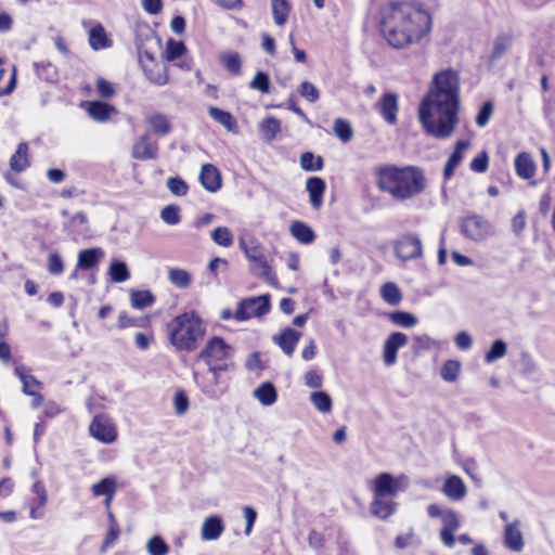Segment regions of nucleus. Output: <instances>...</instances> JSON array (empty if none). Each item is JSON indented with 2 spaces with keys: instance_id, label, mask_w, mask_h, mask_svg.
I'll return each mask as SVG.
<instances>
[{
  "instance_id": "f704fd0d",
  "label": "nucleus",
  "mask_w": 555,
  "mask_h": 555,
  "mask_svg": "<svg viewBox=\"0 0 555 555\" xmlns=\"http://www.w3.org/2000/svg\"><path fill=\"white\" fill-rule=\"evenodd\" d=\"M168 281L180 289H185L191 285L192 275L184 269L170 268L168 270Z\"/></svg>"
},
{
  "instance_id": "a19ab883",
  "label": "nucleus",
  "mask_w": 555,
  "mask_h": 555,
  "mask_svg": "<svg viewBox=\"0 0 555 555\" xmlns=\"http://www.w3.org/2000/svg\"><path fill=\"white\" fill-rule=\"evenodd\" d=\"M260 270L259 276L264 279L270 285L278 287L279 282L275 274L272 271L271 266L268 263L263 254L259 255V260H250Z\"/></svg>"
},
{
  "instance_id": "f03ea898",
  "label": "nucleus",
  "mask_w": 555,
  "mask_h": 555,
  "mask_svg": "<svg viewBox=\"0 0 555 555\" xmlns=\"http://www.w3.org/2000/svg\"><path fill=\"white\" fill-rule=\"evenodd\" d=\"M383 31L395 48L418 43L433 27L429 12L417 2L391 1L383 13Z\"/></svg>"
},
{
  "instance_id": "bf43d9fd",
  "label": "nucleus",
  "mask_w": 555,
  "mask_h": 555,
  "mask_svg": "<svg viewBox=\"0 0 555 555\" xmlns=\"http://www.w3.org/2000/svg\"><path fill=\"white\" fill-rule=\"evenodd\" d=\"M160 218L165 223L176 225L181 220L180 208L176 205H168L162 209Z\"/></svg>"
},
{
  "instance_id": "9d476101",
  "label": "nucleus",
  "mask_w": 555,
  "mask_h": 555,
  "mask_svg": "<svg viewBox=\"0 0 555 555\" xmlns=\"http://www.w3.org/2000/svg\"><path fill=\"white\" fill-rule=\"evenodd\" d=\"M270 309L269 296H259L242 300L234 313L237 321H246L254 317H261Z\"/></svg>"
},
{
  "instance_id": "e2e57ef3",
  "label": "nucleus",
  "mask_w": 555,
  "mask_h": 555,
  "mask_svg": "<svg viewBox=\"0 0 555 555\" xmlns=\"http://www.w3.org/2000/svg\"><path fill=\"white\" fill-rule=\"evenodd\" d=\"M249 88L254 90H259L262 93L270 92V80L266 73L258 72L254 79L249 83Z\"/></svg>"
},
{
  "instance_id": "72a5a7b5",
  "label": "nucleus",
  "mask_w": 555,
  "mask_h": 555,
  "mask_svg": "<svg viewBox=\"0 0 555 555\" xmlns=\"http://www.w3.org/2000/svg\"><path fill=\"white\" fill-rule=\"evenodd\" d=\"M291 234L302 244H310L314 241L315 234L313 230L301 221H295L291 225Z\"/></svg>"
},
{
  "instance_id": "5fc2aeb1",
  "label": "nucleus",
  "mask_w": 555,
  "mask_h": 555,
  "mask_svg": "<svg viewBox=\"0 0 555 555\" xmlns=\"http://www.w3.org/2000/svg\"><path fill=\"white\" fill-rule=\"evenodd\" d=\"M146 550L150 555H167L169 553V546L159 535H154L147 541Z\"/></svg>"
},
{
  "instance_id": "09e8293b",
  "label": "nucleus",
  "mask_w": 555,
  "mask_h": 555,
  "mask_svg": "<svg viewBox=\"0 0 555 555\" xmlns=\"http://www.w3.org/2000/svg\"><path fill=\"white\" fill-rule=\"evenodd\" d=\"M36 75L46 81H53L56 78V68L49 61H42L35 63Z\"/></svg>"
},
{
  "instance_id": "2f4dec72",
  "label": "nucleus",
  "mask_w": 555,
  "mask_h": 555,
  "mask_svg": "<svg viewBox=\"0 0 555 555\" xmlns=\"http://www.w3.org/2000/svg\"><path fill=\"white\" fill-rule=\"evenodd\" d=\"M255 398L264 406H270L275 403L278 393L274 386L267 382L262 383L254 390Z\"/></svg>"
},
{
  "instance_id": "a211bd4d",
  "label": "nucleus",
  "mask_w": 555,
  "mask_h": 555,
  "mask_svg": "<svg viewBox=\"0 0 555 555\" xmlns=\"http://www.w3.org/2000/svg\"><path fill=\"white\" fill-rule=\"evenodd\" d=\"M326 189L325 181L319 177H310L306 181V190L309 194L310 204L314 209L323 205V195Z\"/></svg>"
},
{
  "instance_id": "c85d7f7f",
  "label": "nucleus",
  "mask_w": 555,
  "mask_h": 555,
  "mask_svg": "<svg viewBox=\"0 0 555 555\" xmlns=\"http://www.w3.org/2000/svg\"><path fill=\"white\" fill-rule=\"evenodd\" d=\"M29 167L28 144L21 142L15 153L10 158V168L15 172H22Z\"/></svg>"
},
{
  "instance_id": "4d7b16f0",
  "label": "nucleus",
  "mask_w": 555,
  "mask_h": 555,
  "mask_svg": "<svg viewBox=\"0 0 555 555\" xmlns=\"http://www.w3.org/2000/svg\"><path fill=\"white\" fill-rule=\"evenodd\" d=\"M240 247L244 251L246 258L250 260H259V255L262 254L260 245L255 241L250 240L247 243L243 237L240 238Z\"/></svg>"
},
{
  "instance_id": "680f3d73",
  "label": "nucleus",
  "mask_w": 555,
  "mask_h": 555,
  "mask_svg": "<svg viewBox=\"0 0 555 555\" xmlns=\"http://www.w3.org/2000/svg\"><path fill=\"white\" fill-rule=\"evenodd\" d=\"M492 114H493V104H492V102L491 101L485 102L481 105V107H480V109H479V112H478V114L476 116V119H475L476 125L478 127H480V128H483L485 126L488 125Z\"/></svg>"
},
{
  "instance_id": "412c9836",
  "label": "nucleus",
  "mask_w": 555,
  "mask_h": 555,
  "mask_svg": "<svg viewBox=\"0 0 555 555\" xmlns=\"http://www.w3.org/2000/svg\"><path fill=\"white\" fill-rule=\"evenodd\" d=\"M224 531V525L219 516H209L207 517L201 529V537L204 541H215L217 540Z\"/></svg>"
},
{
  "instance_id": "0eeeda50",
  "label": "nucleus",
  "mask_w": 555,
  "mask_h": 555,
  "mask_svg": "<svg viewBox=\"0 0 555 555\" xmlns=\"http://www.w3.org/2000/svg\"><path fill=\"white\" fill-rule=\"evenodd\" d=\"M427 514L430 518H439L442 528L439 537L442 544L449 548L455 544L454 533L461 527L460 515L452 508L441 507L440 505L433 503L427 506Z\"/></svg>"
},
{
  "instance_id": "9b49d317",
  "label": "nucleus",
  "mask_w": 555,
  "mask_h": 555,
  "mask_svg": "<svg viewBox=\"0 0 555 555\" xmlns=\"http://www.w3.org/2000/svg\"><path fill=\"white\" fill-rule=\"evenodd\" d=\"M90 435L103 442L112 443L117 439V429L113 421L106 415H96L89 426Z\"/></svg>"
},
{
  "instance_id": "cd10ccee",
  "label": "nucleus",
  "mask_w": 555,
  "mask_h": 555,
  "mask_svg": "<svg viewBox=\"0 0 555 555\" xmlns=\"http://www.w3.org/2000/svg\"><path fill=\"white\" fill-rule=\"evenodd\" d=\"M515 169L517 175L522 179H530L535 173V164L528 153H520L515 159Z\"/></svg>"
},
{
  "instance_id": "e433bc0d",
  "label": "nucleus",
  "mask_w": 555,
  "mask_h": 555,
  "mask_svg": "<svg viewBox=\"0 0 555 555\" xmlns=\"http://www.w3.org/2000/svg\"><path fill=\"white\" fill-rule=\"evenodd\" d=\"M271 8L274 23L283 26L288 18L291 4L287 0H271Z\"/></svg>"
},
{
  "instance_id": "4468645a",
  "label": "nucleus",
  "mask_w": 555,
  "mask_h": 555,
  "mask_svg": "<svg viewBox=\"0 0 555 555\" xmlns=\"http://www.w3.org/2000/svg\"><path fill=\"white\" fill-rule=\"evenodd\" d=\"M158 154V145L152 141L149 133L141 135L132 146L131 156L138 160L155 159Z\"/></svg>"
},
{
  "instance_id": "f3484780",
  "label": "nucleus",
  "mask_w": 555,
  "mask_h": 555,
  "mask_svg": "<svg viewBox=\"0 0 555 555\" xmlns=\"http://www.w3.org/2000/svg\"><path fill=\"white\" fill-rule=\"evenodd\" d=\"M441 492L451 501H462L467 494V487L457 475H448L441 487Z\"/></svg>"
},
{
  "instance_id": "423d86ee",
  "label": "nucleus",
  "mask_w": 555,
  "mask_h": 555,
  "mask_svg": "<svg viewBox=\"0 0 555 555\" xmlns=\"http://www.w3.org/2000/svg\"><path fill=\"white\" fill-rule=\"evenodd\" d=\"M232 347L223 338L214 336L197 354L198 361H204L210 371H229L233 364L231 362Z\"/></svg>"
},
{
  "instance_id": "393cba45",
  "label": "nucleus",
  "mask_w": 555,
  "mask_h": 555,
  "mask_svg": "<svg viewBox=\"0 0 555 555\" xmlns=\"http://www.w3.org/2000/svg\"><path fill=\"white\" fill-rule=\"evenodd\" d=\"M103 255L101 248L82 249L78 254L77 267L81 270H90L96 266Z\"/></svg>"
},
{
  "instance_id": "b1692460",
  "label": "nucleus",
  "mask_w": 555,
  "mask_h": 555,
  "mask_svg": "<svg viewBox=\"0 0 555 555\" xmlns=\"http://www.w3.org/2000/svg\"><path fill=\"white\" fill-rule=\"evenodd\" d=\"M300 336L301 334L299 332L287 327L283 330L279 336L274 337V341L281 347L284 353L292 356Z\"/></svg>"
},
{
  "instance_id": "052dcab7",
  "label": "nucleus",
  "mask_w": 555,
  "mask_h": 555,
  "mask_svg": "<svg viewBox=\"0 0 555 555\" xmlns=\"http://www.w3.org/2000/svg\"><path fill=\"white\" fill-rule=\"evenodd\" d=\"M168 190L176 196H184L188 194L189 186L184 180L179 177H171L167 180Z\"/></svg>"
},
{
  "instance_id": "20e7f679",
  "label": "nucleus",
  "mask_w": 555,
  "mask_h": 555,
  "mask_svg": "<svg viewBox=\"0 0 555 555\" xmlns=\"http://www.w3.org/2000/svg\"><path fill=\"white\" fill-rule=\"evenodd\" d=\"M409 487V478L405 475L393 476L389 473L377 475L371 482L373 500L370 512L373 516L386 520L397 511L398 503L393 498Z\"/></svg>"
},
{
  "instance_id": "1a4fd4ad",
  "label": "nucleus",
  "mask_w": 555,
  "mask_h": 555,
  "mask_svg": "<svg viewBox=\"0 0 555 555\" xmlns=\"http://www.w3.org/2000/svg\"><path fill=\"white\" fill-rule=\"evenodd\" d=\"M395 253L403 261L422 257L423 244L420 235L406 233L400 236L395 243Z\"/></svg>"
},
{
  "instance_id": "aec40b11",
  "label": "nucleus",
  "mask_w": 555,
  "mask_h": 555,
  "mask_svg": "<svg viewBox=\"0 0 555 555\" xmlns=\"http://www.w3.org/2000/svg\"><path fill=\"white\" fill-rule=\"evenodd\" d=\"M469 146L470 142L467 140H460L456 142L455 149L453 153L450 155L443 169L444 179L449 180L454 175V170L463 160L464 153Z\"/></svg>"
},
{
  "instance_id": "774afa93",
  "label": "nucleus",
  "mask_w": 555,
  "mask_h": 555,
  "mask_svg": "<svg viewBox=\"0 0 555 555\" xmlns=\"http://www.w3.org/2000/svg\"><path fill=\"white\" fill-rule=\"evenodd\" d=\"M489 165V157L486 151L478 154L469 164L470 170L482 173L486 172Z\"/></svg>"
},
{
  "instance_id": "3c124183",
  "label": "nucleus",
  "mask_w": 555,
  "mask_h": 555,
  "mask_svg": "<svg viewBox=\"0 0 555 555\" xmlns=\"http://www.w3.org/2000/svg\"><path fill=\"white\" fill-rule=\"evenodd\" d=\"M390 321L402 327H413L417 323V318L405 311H395L389 315Z\"/></svg>"
},
{
  "instance_id": "4c0bfd02",
  "label": "nucleus",
  "mask_w": 555,
  "mask_h": 555,
  "mask_svg": "<svg viewBox=\"0 0 555 555\" xmlns=\"http://www.w3.org/2000/svg\"><path fill=\"white\" fill-rule=\"evenodd\" d=\"M380 297L388 305L396 306L402 300V293L396 283L387 282L380 287Z\"/></svg>"
},
{
  "instance_id": "864d4df0",
  "label": "nucleus",
  "mask_w": 555,
  "mask_h": 555,
  "mask_svg": "<svg viewBox=\"0 0 555 555\" xmlns=\"http://www.w3.org/2000/svg\"><path fill=\"white\" fill-rule=\"evenodd\" d=\"M334 133L343 142H349L352 139L353 131L350 124L341 118L334 121Z\"/></svg>"
},
{
  "instance_id": "f257e3e1",
  "label": "nucleus",
  "mask_w": 555,
  "mask_h": 555,
  "mask_svg": "<svg viewBox=\"0 0 555 555\" xmlns=\"http://www.w3.org/2000/svg\"><path fill=\"white\" fill-rule=\"evenodd\" d=\"M460 81L452 69L434 76L433 87L422 100L418 119L425 132L436 139L450 138L459 122Z\"/></svg>"
},
{
  "instance_id": "a878e982",
  "label": "nucleus",
  "mask_w": 555,
  "mask_h": 555,
  "mask_svg": "<svg viewBox=\"0 0 555 555\" xmlns=\"http://www.w3.org/2000/svg\"><path fill=\"white\" fill-rule=\"evenodd\" d=\"M89 44L95 50H102L112 46V40L108 38L104 27L101 24H96L89 31Z\"/></svg>"
},
{
  "instance_id": "0e129e2a",
  "label": "nucleus",
  "mask_w": 555,
  "mask_h": 555,
  "mask_svg": "<svg viewBox=\"0 0 555 555\" xmlns=\"http://www.w3.org/2000/svg\"><path fill=\"white\" fill-rule=\"evenodd\" d=\"M185 51V46L181 41L169 40L166 48V59L168 61H175L180 57Z\"/></svg>"
},
{
  "instance_id": "2eb2a0df",
  "label": "nucleus",
  "mask_w": 555,
  "mask_h": 555,
  "mask_svg": "<svg viewBox=\"0 0 555 555\" xmlns=\"http://www.w3.org/2000/svg\"><path fill=\"white\" fill-rule=\"evenodd\" d=\"M504 545L513 551L520 552L524 548L525 541L521 532V521L519 519L507 522L503 532Z\"/></svg>"
},
{
  "instance_id": "ea45409f",
  "label": "nucleus",
  "mask_w": 555,
  "mask_h": 555,
  "mask_svg": "<svg viewBox=\"0 0 555 555\" xmlns=\"http://www.w3.org/2000/svg\"><path fill=\"white\" fill-rule=\"evenodd\" d=\"M208 113L214 120L222 125L229 131H233L236 127V121L231 113L214 106L209 107Z\"/></svg>"
},
{
  "instance_id": "4be33fe9",
  "label": "nucleus",
  "mask_w": 555,
  "mask_h": 555,
  "mask_svg": "<svg viewBox=\"0 0 555 555\" xmlns=\"http://www.w3.org/2000/svg\"><path fill=\"white\" fill-rule=\"evenodd\" d=\"M82 105L86 106L89 116L98 122L107 121L115 111L114 106L100 101L85 102Z\"/></svg>"
},
{
  "instance_id": "c03bdc74",
  "label": "nucleus",
  "mask_w": 555,
  "mask_h": 555,
  "mask_svg": "<svg viewBox=\"0 0 555 555\" xmlns=\"http://www.w3.org/2000/svg\"><path fill=\"white\" fill-rule=\"evenodd\" d=\"M461 373V362L457 360H448L443 363L440 375L447 383H454L457 380Z\"/></svg>"
},
{
  "instance_id": "7c9ffc66",
  "label": "nucleus",
  "mask_w": 555,
  "mask_h": 555,
  "mask_svg": "<svg viewBox=\"0 0 555 555\" xmlns=\"http://www.w3.org/2000/svg\"><path fill=\"white\" fill-rule=\"evenodd\" d=\"M15 374L23 384L22 391L24 395H35V391H38L42 388V383L39 382L35 376L27 374L24 366H16Z\"/></svg>"
},
{
  "instance_id": "49530a36",
  "label": "nucleus",
  "mask_w": 555,
  "mask_h": 555,
  "mask_svg": "<svg viewBox=\"0 0 555 555\" xmlns=\"http://www.w3.org/2000/svg\"><path fill=\"white\" fill-rule=\"evenodd\" d=\"M109 276L115 283L126 282L130 278L129 269L124 261H113L109 266Z\"/></svg>"
},
{
  "instance_id": "de8ad7c7",
  "label": "nucleus",
  "mask_w": 555,
  "mask_h": 555,
  "mask_svg": "<svg viewBox=\"0 0 555 555\" xmlns=\"http://www.w3.org/2000/svg\"><path fill=\"white\" fill-rule=\"evenodd\" d=\"M300 166L305 171H319L323 168V158L314 156L311 152H305L300 156Z\"/></svg>"
},
{
  "instance_id": "a18cd8bd",
  "label": "nucleus",
  "mask_w": 555,
  "mask_h": 555,
  "mask_svg": "<svg viewBox=\"0 0 555 555\" xmlns=\"http://www.w3.org/2000/svg\"><path fill=\"white\" fill-rule=\"evenodd\" d=\"M154 300L150 291H132L130 294L131 306L137 309H145L152 306Z\"/></svg>"
},
{
  "instance_id": "dca6fc26",
  "label": "nucleus",
  "mask_w": 555,
  "mask_h": 555,
  "mask_svg": "<svg viewBox=\"0 0 555 555\" xmlns=\"http://www.w3.org/2000/svg\"><path fill=\"white\" fill-rule=\"evenodd\" d=\"M408 344V336L401 332L391 333L384 345V362L386 365H393L397 361V352Z\"/></svg>"
},
{
  "instance_id": "338daca9",
  "label": "nucleus",
  "mask_w": 555,
  "mask_h": 555,
  "mask_svg": "<svg viewBox=\"0 0 555 555\" xmlns=\"http://www.w3.org/2000/svg\"><path fill=\"white\" fill-rule=\"evenodd\" d=\"M299 93L302 98L311 103L317 102L320 96L319 90L309 81H304L300 85Z\"/></svg>"
},
{
  "instance_id": "f8f14e48",
  "label": "nucleus",
  "mask_w": 555,
  "mask_h": 555,
  "mask_svg": "<svg viewBox=\"0 0 555 555\" xmlns=\"http://www.w3.org/2000/svg\"><path fill=\"white\" fill-rule=\"evenodd\" d=\"M31 492L36 498L26 500L25 505L29 508V517L39 520L46 515L44 507L49 500L48 491L41 480H36L31 486Z\"/></svg>"
},
{
  "instance_id": "8fccbe9b",
  "label": "nucleus",
  "mask_w": 555,
  "mask_h": 555,
  "mask_svg": "<svg viewBox=\"0 0 555 555\" xmlns=\"http://www.w3.org/2000/svg\"><path fill=\"white\" fill-rule=\"evenodd\" d=\"M211 240L219 246L230 247L233 244V234L227 227L216 228L211 234Z\"/></svg>"
},
{
  "instance_id": "bb28decb",
  "label": "nucleus",
  "mask_w": 555,
  "mask_h": 555,
  "mask_svg": "<svg viewBox=\"0 0 555 555\" xmlns=\"http://www.w3.org/2000/svg\"><path fill=\"white\" fill-rule=\"evenodd\" d=\"M141 66L145 73L146 78L151 82L157 86H164L168 82V76L165 66L158 64H146L145 61L143 60V56L141 57Z\"/></svg>"
},
{
  "instance_id": "39448f33",
  "label": "nucleus",
  "mask_w": 555,
  "mask_h": 555,
  "mask_svg": "<svg viewBox=\"0 0 555 555\" xmlns=\"http://www.w3.org/2000/svg\"><path fill=\"white\" fill-rule=\"evenodd\" d=\"M206 334V325L195 311H188L175 317L167 324L170 344L180 351H194Z\"/></svg>"
},
{
  "instance_id": "473e14b6",
  "label": "nucleus",
  "mask_w": 555,
  "mask_h": 555,
  "mask_svg": "<svg viewBox=\"0 0 555 555\" xmlns=\"http://www.w3.org/2000/svg\"><path fill=\"white\" fill-rule=\"evenodd\" d=\"M512 42H513V38L511 35H507V34L499 35L493 41L490 60L492 62H494V61H498L501 57H503L511 49Z\"/></svg>"
},
{
  "instance_id": "37998d69",
  "label": "nucleus",
  "mask_w": 555,
  "mask_h": 555,
  "mask_svg": "<svg viewBox=\"0 0 555 555\" xmlns=\"http://www.w3.org/2000/svg\"><path fill=\"white\" fill-rule=\"evenodd\" d=\"M281 130V122L274 117H268L260 124V133L264 141H272Z\"/></svg>"
},
{
  "instance_id": "69168bd1",
  "label": "nucleus",
  "mask_w": 555,
  "mask_h": 555,
  "mask_svg": "<svg viewBox=\"0 0 555 555\" xmlns=\"http://www.w3.org/2000/svg\"><path fill=\"white\" fill-rule=\"evenodd\" d=\"M48 271L53 275H60L64 271L62 257L56 253H50L48 257Z\"/></svg>"
},
{
  "instance_id": "6e6552de",
  "label": "nucleus",
  "mask_w": 555,
  "mask_h": 555,
  "mask_svg": "<svg viewBox=\"0 0 555 555\" xmlns=\"http://www.w3.org/2000/svg\"><path fill=\"white\" fill-rule=\"evenodd\" d=\"M462 234L475 242L483 241L493 235L492 224L479 215H470L463 218L461 222Z\"/></svg>"
},
{
  "instance_id": "6e6d98bb",
  "label": "nucleus",
  "mask_w": 555,
  "mask_h": 555,
  "mask_svg": "<svg viewBox=\"0 0 555 555\" xmlns=\"http://www.w3.org/2000/svg\"><path fill=\"white\" fill-rule=\"evenodd\" d=\"M507 352V346L502 339L495 340L490 350L486 353L485 360L487 363H493L503 358Z\"/></svg>"
},
{
  "instance_id": "79ce46f5",
  "label": "nucleus",
  "mask_w": 555,
  "mask_h": 555,
  "mask_svg": "<svg viewBox=\"0 0 555 555\" xmlns=\"http://www.w3.org/2000/svg\"><path fill=\"white\" fill-rule=\"evenodd\" d=\"M260 270L259 276L264 279L270 285L278 287L279 282L275 274L272 271L271 266L268 263L263 254L259 255V260H250Z\"/></svg>"
},
{
  "instance_id": "13d9d810",
  "label": "nucleus",
  "mask_w": 555,
  "mask_h": 555,
  "mask_svg": "<svg viewBox=\"0 0 555 555\" xmlns=\"http://www.w3.org/2000/svg\"><path fill=\"white\" fill-rule=\"evenodd\" d=\"M438 346V341L427 334L416 335L413 337V349L418 351H428Z\"/></svg>"
},
{
  "instance_id": "603ef678",
  "label": "nucleus",
  "mask_w": 555,
  "mask_h": 555,
  "mask_svg": "<svg viewBox=\"0 0 555 555\" xmlns=\"http://www.w3.org/2000/svg\"><path fill=\"white\" fill-rule=\"evenodd\" d=\"M221 62L230 74L238 75L241 73L242 61L238 53H225L221 55Z\"/></svg>"
},
{
  "instance_id": "c9c22d12",
  "label": "nucleus",
  "mask_w": 555,
  "mask_h": 555,
  "mask_svg": "<svg viewBox=\"0 0 555 555\" xmlns=\"http://www.w3.org/2000/svg\"><path fill=\"white\" fill-rule=\"evenodd\" d=\"M310 402L312 405L323 414L330 413L333 408V400L328 393L322 390L313 391L310 393Z\"/></svg>"
},
{
  "instance_id": "5701e85b",
  "label": "nucleus",
  "mask_w": 555,
  "mask_h": 555,
  "mask_svg": "<svg viewBox=\"0 0 555 555\" xmlns=\"http://www.w3.org/2000/svg\"><path fill=\"white\" fill-rule=\"evenodd\" d=\"M379 111L385 119L390 125L397 121L398 112V96L395 93H386L379 103Z\"/></svg>"
},
{
  "instance_id": "58836bf2",
  "label": "nucleus",
  "mask_w": 555,
  "mask_h": 555,
  "mask_svg": "<svg viewBox=\"0 0 555 555\" xmlns=\"http://www.w3.org/2000/svg\"><path fill=\"white\" fill-rule=\"evenodd\" d=\"M94 496L115 495L117 490L116 479L113 476L105 477L91 488Z\"/></svg>"
},
{
  "instance_id": "7ed1b4c3",
  "label": "nucleus",
  "mask_w": 555,
  "mask_h": 555,
  "mask_svg": "<svg viewBox=\"0 0 555 555\" xmlns=\"http://www.w3.org/2000/svg\"><path fill=\"white\" fill-rule=\"evenodd\" d=\"M375 175L378 190L396 201L411 199L427 186L425 172L417 166L383 165L376 168Z\"/></svg>"
},
{
  "instance_id": "c756f323",
  "label": "nucleus",
  "mask_w": 555,
  "mask_h": 555,
  "mask_svg": "<svg viewBox=\"0 0 555 555\" xmlns=\"http://www.w3.org/2000/svg\"><path fill=\"white\" fill-rule=\"evenodd\" d=\"M146 124L157 135L165 137L171 131V124L166 115L156 113L152 114L146 118Z\"/></svg>"
},
{
  "instance_id": "ddd939ff",
  "label": "nucleus",
  "mask_w": 555,
  "mask_h": 555,
  "mask_svg": "<svg viewBox=\"0 0 555 555\" xmlns=\"http://www.w3.org/2000/svg\"><path fill=\"white\" fill-rule=\"evenodd\" d=\"M222 371H210V367L206 372L194 371L193 377L196 385L201 388L203 393L210 399H217L220 396L218 388L220 373Z\"/></svg>"
},
{
  "instance_id": "6ab92c4d",
  "label": "nucleus",
  "mask_w": 555,
  "mask_h": 555,
  "mask_svg": "<svg viewBox=\"0 0 555 555\" xmlns=\"http://www.w3.org/2000/svg\"><path fill=\"white\" fill-rule=\"evenodd\" d=\"M199 181L208 192H217L221 188V176L219 170L211 164L202 166Z\"/></svg>"
}]
</instances>
